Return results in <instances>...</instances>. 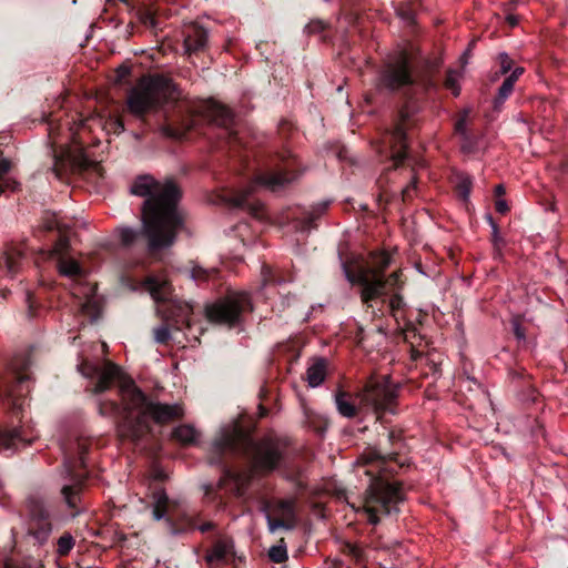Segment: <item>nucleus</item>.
<instances>
[{
	"mask_svg": "<svg viewBox=\"0 0 568 568\" xmlns=\"http://www.w3.org/2000/svg\"><path fill=\"white\" fill-rule=\"evenodd\" d=\"M284 453L285 445L280 439L266 436L255 442L247 430L234 424L222 428L211 445L207 460L210 465L221 467L217 487L225 488L231 483L233 493L242 496L251 475L233 470L227 465L229 458L243 457L250 463L253 473H270L277 468Z\"/></svg>",
	"mask_w": 568,
	"mask_h": 568,
	"instance_id": "1",
	"label": "nucleus"
},
{
	"mask_svg": "<svg viewBox=\"0 0 568 568\" xmlns=\"http://www.w3.org/2000/svg\"><path fill=\"white\" fill-rule=\"evenodd\" d=\"M131 193L145 197L142 205V231L150 252L172 246L183 226L179 209L181 189L173 180L160 182L151 175L138 176Z\"/></svg>",
	"mask_w": 568,
	"mask_h": 568,
	"instance_id": "2",
	"label": "nucleus"
},
{
	"mask_svg": "<svg viewBox=\"0 0 568 568\" xmlns=\"http://www.w3.org/2000/svg\"><path fill=\"white\" fill-rule=\"evenodd\" d=\"M121 406L125 416L119 425V434L132 442H139L150 434V420L162 425L184 416L181 404H163L153 400L136 387L133 381H124L122 384L121 405L115 400L101 402L99 412L102 416L118 415Z\"/></svg>",
	"mask_w": 568,
	"mask_h": 568,
	"instance_id": "3",
	"label": "nucleus"
},
{
	"mask_svg": "<svg viewBox=\"0 0 568 568\" xmlns=\"http://www.w3.org/2000/svg\"><path fill=\"white\" fill-rule=\"evenodd\" d=\"M395 459L396 453L382 455L375 448H367L355 463L371 478L364 508L372 525H376L383 515L398 513V505L405 499L402 484L389 479L396 468Z\"/></svg>",
	"mask_w": 568,
	"mask_h": 568,
	"instance_id": "4",
	"label": "nucleus"
},
{
	"mask_svg": "<svg viewBox=\"0 0 568 568\" xmlns=\"http://www.w3.org/2000/svg\"><path fill=\"white\" fill-rule=\"evenodd\" d=\"M296 163V159L290 153L276 155L265 171L257 174L244 189L231 195L230 203L235 207L247 210L256 219H262L264 206L251 196L257 189L263 187L275 192L295 181L300 175Z\"/></svg>",
	"mask_w": 568,
	"mask_h": 568,
	"instance_id": "5",
	"label": "nucleus"
},
{
	"mask_svg": "<svg viewBox=\"0 0 568 568\" xmlns=\"http://www.w3.org/2000/svg\"><path fill=\"white\" fill-rule=\"evenodd\" d=\"M398 386L390 381L389 376L372 377L364 388L357 394L358 406L352 399V395L344 390L335 394V405L339 415L353 418L358 409L372 410L377 418L384 413L395 414L397 404Z\"/></svg>",
	"mask_w": 568,
	"mask_h": 568,
	"instance_id": "6",
	"label": "nucleus"
},
{
	"mask_svg": "<svg viewBox=\"0 0 568 568\" xmlns=\"http://www.w3.org/2000/svg\"><path fill=\"white\" fill-rule=\"evenodd\" d=\"M178 98V87L171 79L160 74H149L141 77L129 91L126 106L132 115L144 119L148 113L156 112Z\"/></svg>",
	"mask_w": 568,
	"mask_h": 568,
	"instance_id": "7",
	"label": "nucleus"
},
{
	"mask_svg": "<svg viewBox=\"0 0 568 568\" xmlns=\"http://www.w3.org/2000/svg\"><path fill=\"white\" fill-rule=\"evenodd\" d=\"M389 265L390 255L385 251L371 253L367 263L354 271L343 264L345 277L351 284L361 287V301L367 307H372L373 302L387 293L388 276H385V271Z\"/></svg>",
	"mask_w": 568,
	"mask_h": 568,
	"instance_id": "8",
	"label": "nucleus"
},
{
	"mask_svg": "<svg viewBox=\"0 0 568 568\" xmlns=\"http://www.w3.org/2000/svg\"><path fill=\"white\" fill-rule=\"evenodd\" d=\"M416 84L410 55L405 50L389 55L382 64L376 88L388 93H407Z\"/></svg>",
	"mask_w": 568,
	"mask_h": 568,
	"instance_id": "9",
	"label": "nucleus"
},
{
	"mask_svg": "<svg viewBox=\"0 0 568 568\" xmlns=\"http://www.w3.org/2000/svg\"><path fill=\"white\" fill-rule=\"evenodd\" d=\"M253 310L251 296L247 292H229L205 310L211 322L230 327L241 323L242 316Z\"/></svg>",
	"mask_w": 568,
	"mask_h": 568,
	"instance_id": "10",
	"label": "nucleus"
},
{
	"mask_svg": "<svg viewBox=\"0 0 568 568\" xmlns=\"http://www.w3.org/2000/svg\"><path fill=\"white\" fill-rule=\"evenodd\" d=\"M419 104L415 100L406 101L398 111L393 129L389 132V144L393 150L392 160L398 166L406 159L407 131L418 124Z\"/></svg>",
	"mask_w": 568,
	"mask_h": 568,
	"instance_id": "11",
	"label": "nucleus"
},
{
	"mask_svg": "<svg viewBox=\"0 0 568 568\" xmlns=\"http://www.w3.org/2000/svg\"><path fill=\"white\" fill-rule=\"evenodd\" d=\"M27 509L26 536L33 546L42 547L49 541L53 529L50 513L44 500L37 496L28 498Z\"/></svg>",
	"mask_w": 568,
	"mask_h": 568,
	"instance_id": "12",
	"label": "nucleus"
},
{
	"mask_svg": "<svg viewBox=\"0 0 568 568\" xmlns=\"http://www.w3.org/2000/svg\"><path fill=\"white\" fill-rule=\"evenodd\" d=\"M77 446L79 454V458L77 460H72L68 455H65L63 465L71 483L64 485L61 489L62 496L68 507L73 510V515L79 514L81 510V495L85 483V476L77 473L75 468L78 465L81 467L85 466L84 455L88 450V447L84 443L79 442Z\"/></svg>",
	"mask_w": 568,
	"mask_h": 568,
	"instance_id": "13",
	"label": "nucleus"
},
{
	"mask_svg": "<svg viewBox=\"0 0 568 568\" xmlns=\"http://www.w3.org/2000/svg\"><path fill=\"white\" fill-rule=\"evenodd\" d=\"M80 369L85 377L97 378V383L92 388L93 394H101L113 385H118L119 395L122 398V384L124 381H133L118 365L111 362H105L102 365L85 362L80 366Z\"/></svg>",
	"mask_w": 568,
	"mask_h": 568,
	"instance_id": "14",
	"label": "nucleus"
},
{
	"mask_svg": "<svg viewBox=\"0 0 568 568\" xmlns=\"http://www.w3.org/2000/svg\"><path fill=\"white\" fill-rule=\"evenodd\" d=\"M72 248L69 236L57 239L51 250L48 251L49 257L57 260V267L60 275L77 278L84 274L83 267L72 256Z\"/></svg>",
	"mask_w": 568,
	"mask_h": 568,
	"instance_id": "15",
	"label": "nucleus"
},
{
	"mask_svg": "<svg viewBox=\"0 0 568 568\" xmlns=\"http://www.w3.org/2000/svg\"><path fill=\"white\" fill-rule=\"evenodd\" d=\"M403 272L397 270L388 275V283L386 287V294L378 300L383 302L387 301V305L392 316L398 321V317L403 314L406 303L402 295L405 282L402 280Z\"/></svg>",
	"mask_w": 568,
	"mask_h": 568,
	"instance_id": "16",
	"label": "nucleus"
},
{
	"mask_svg": "<svg viewBox=\"0 0 568 568\" xmlns=\"http://www.w3.org/2000/svg\"><path fill=\"white\" fill-rule=\"evenodd\" d=\"M207 30L199 24H191L184 30L183 47L186 54L199 53L206 48Z\"/></svg>",
	"mask_w": 568,
	"mask_h": 568,
	"instance_id": "17",
	"label": "nucleus"
},
{
	"mask_svg": "<svg viewBox=\"0 0 568 568\" xmlns=\"http://www.w3.org/2000/svg\"><path fill=\"white\" fill-rule=\"evenodd\" d=\"M22 252L9 248L0 255V278H13L21 267Z\"/></svg>",
	"mask_w": 568,
	"mask_h": 568,
	"instance_id": "18",
	"label": "nucleus"
},
{
	"mask_svg": "<svg viewBox=\"0 0 568 568\" xmlns=\"http://www.w3.org/2000/svg\"><path fill=\"white\" fill-rule=\"evenodd\" d=\"M143 286L155 302L166 303L170 301L171 285L165 278L148 276Z\"/></svg>",
	"mask_w": 568,
	"mask_h": 568,
	"instance_id": "19",
	"label": "nucleus"
},
{
	"mask_svg": "<svg viewBox=\"0 0 568 568\" xmlns=\"http://www.w3.org/2000/svg\"><path fill=\"white\" fill-rule=\"evenodd\" d=\"M343 552L348 558L349 564H354L357 568H371L369 559L374 549L347 542L343 547Z\"/></svg>",
	"mask_w": 568,
	"mask_h": 568,
	"instance_id": "20",
	"label": "nucleus"
},
{
	"mask_svg": "<svg viewBox=\"0 0 568 568\" xmlns=\"http://www.w3.org/2000/svg\"><path fill=\"white\" fill-rule=\"evenodd\" d=\"M22 433V428H12L10 430L0 432V452L17 450L20 447L30 445L32 439L23 437Z\"/></svg>",
	"mask_w": 568,
	"mask_h": 568,
	"instance_id": "21",
	"label": "nucleus"
},
{
	"mask_svg": "<svg viewBox=\"0 0 568 568\" xmlns=\"http://www.w3.org/2000/svg\"><path fill=\"white\" fill-rule=\"evenodd\" d=\"M327 363L325 358H315L314 362L307 367L305 379L310 387L320 386L326 377Z\"/></svg>",
	"mask_w": 568,
	"mask_h": 568,
	"instance_id": "22",
	"label": "nucleus"
},
{
	"mask_svg": "<svg viewBox=\"0 0 568 568\" xmlns=\"http://www.w3.org/2000/svg\"><path fill=\"white\" fill-rule=\"evenodd\" d=\"M329 201H324L312 206V209L304 213L300 220V227L302 231H310L316 227V220L320 219L328 209Z\"/></svg>",
	"mask_w": 568,
	"mask_h": 568,
	"instance_id": "23",
	"label": "nucleus"
},
{
	"mask_svg": "<svg viewBox=\"0 0 568 568\" xmlns=\"http://www.w3.org/2000/svg\"><path fill=\"white\" fill-rule=\"evenodd\" d=\"M209 116L213 123L223 128H229L233 122L232 111L219 103L211 105Z\"/></svg>",
	"mask_w": 568,
	"mask_h": 568,
	"instance_id": "24",
	"label": "nucleus"
},
{
	"mask_svg": "<svg viewBox=\"0 0 568 568\" xmlns=\"http://www.w3.org/2000/svg\"><path fill=\"white\" fill-rule=\"evenodd\" d=\"M40 227L44 231H57L58 232V239L61 236H69L68 232L69 229L65 224H63L58 215L53 212H44L41 217V224Z\"/></svg>",
	"mask_w": 568,
	"mask_h": 568,
	"instance_id": "25",
	"label": "nucleus"
},
{
	"mask_svg": "<svg viewBox=\"0 0 568 568\" xmlns=\"http://www.w3.org/2000/svg\"><path fill=\"white\" fill-rule=\"evenodd\" d=\"M153 503V517L155 520H161L165 517L169 510V497L163 488H159L152 494Z\"/></svg>",
	"mask_w": 568,
	"mask_h": 568,
	"instance_id": "26",
	"label": "nucleus"
},
{
	"mask_svg": "<svg viewBox=\"0 0 568 568\" xmlns=\"http://www.w3.org/2000/svg\"><path fill=\"white\" fill-rule=\"evenodd\" d=\"M200 433L191 425L184 424L172 430V438L182 445L195 444Z\"/></svg>",
	"mask_w": 568,
	"mask_h": 568,
	"instance_id": "27",
	"label": "nucleus"
},
{
	"mask_svg": "<svg viewBox=\"0 0 568 568\" xmlns=\"http://www.w3.org/2000/svg\"><path fill=\"white\" fill-rule=\"evenodd\" d=\"M29 381L28 374H18L14 377V386H7L4 390V395L12 402L13 408H19L21 404L19 403V397L22 395L23 384Z\"/></svg>",
	"mask_w": 568,
	"mask_h": 568,
	"instance_id": "28",
	"label": "nucleus"
},
{
	"mask_svg": "<svg viewBox=\"0 0 568 568\" xmlns=\"http://www.w3.org/2000/svg\"><path fill=\"white\" fill-rule=\"evenodd\" d=\"M233 555V544L226 540L217 541L207 556L209 561L227 560Z\"/></svg>",
	"mask_w": 568,
	"mask_h": 568,
	"instance_id": "29",
	"label": "nucleus"
},
{
	"mask_svg": "<svg viewBox=\"0 0 568 568\" xmlns=\"http://www.w3.org/2000/svg\"><path fill=\"white\" fill-rule=\"evenodd\" d=\"M10 165V161L7 159L0 161V194L7 190L14 191L19 185L17 181L7 176Z\"/></svg>",
	"mask_w": 568,
	"mask_h": 568,
	"instance_id": "30",
	"label": "nucleus"
},
{
	"mask_svg": "<svg viewBox=\"0 0 568 568\" xmlns=\"http://www.w3.org/2000/svg\"><path fill=\"white\" fill-rule=\"evenodd\" d=\"M114 234L119 237L120 243L129 247L135 243L141 232L129 226H119L114 230Z\"/></svg>",
	"mask_w": 568,
	"mask_h": 568,
	"instance_id": "31",
	"label": "nucleus"
},
{
	"mask_svg": "<svg viewBox=\"0 0 568 568\" xmlns=\"http://www.w3.org/2000/svg\"><path fill=\"white\" fill-rule=\"evenodd\" d=\"M516 82L513 81V78H506L500 88L498 89V93L494 100L495 109H499L503 103L508 99L514 90V85Z\"/></svg>",
	"mask_w": 568,
	"mask_h": 568,
	"instance_id": "32",
	"label": "nucleus"
},
{
	"mask_svg": "<svg viewBox=\"0 0 568 568\" xmlns=\"http://www.w3.org/2000/svg\"><path fill=\"white\" fill-rule=\"evenodd\" d=\"M276 511L281 515V517L296 523L294 499L278 500V503L276 504Z\"/></svg>",
	"mask_w": 568,
	"mask_h": 568,
	"instance_id": "33",
	"label": "nucleus"
},
{
	"mask_svg": "<svg viewBox=\"0 0 568 568\" xmlns=\"http://www.w3.org/2000/svg\"><path fill=\"white\" fill-rule=\"evenodd\" d=\"M473 182L468 175H459L456 184V191L458 196L467 202L471 192Z\"/></svg>",
	"mask_w": 568,
	"mask_h": 568,
	"instance_id": "34",
	"label": "nucleus"
},
{
	"mask_svg": "<svg viewBox=\"0 0 568 568\" xmlns=\"http://www.w3.org/2000/svg\"><path fill=\"white\" fill-rule=\"evenodd\" d=\"M74 547V538L71 534L64 532L57 541V554L60 557L68 556Z\"/></svg>",
	"mask_w": 568,
	"mask_h": 568,
	"instance_id": "35",
	"label": "nucleus"
},
{
	"mask_svg": "<svg viewBox=\"0 0 568 568\" xmlns=\"http://www.w3.org/2000/svg\"><path fill=\"white\" fill-rule=\"evenodd\" d=\"M136 18L140 23L150 29H158V21L153 12L148 8H141L136 11Z\"/></svg>",
	"mask_w": 568,
	"mask_h": 568,
	"instance_id": "36",
	"label": "nucleus"
},
{
	"mask_svg": "<svg viewBox=\"0 0 568 568\" xmlns=\"http://www.w3.org/2000/svg\"><path fill=\"white\" fill-rule=\"evenodd\" d=\"M459 73L455 70L447 71L444 85L447 90H449L455 97L459 95L460 87L458 84Z\"/></svg>",
	"mask_w": 568,
	"mask_h": 568,
	"instance_id": "37",
	"label": "nucleus"
},
{
	"mask_svg": "<svg viewBox=\"0 0 568 568\" xmlns=\"http://www.w3.org/2000/svg\"><path fill=\"white\" fill-rule=\"evenodd\" d=\"M266 518H267L268 529L271 532H274L275 530H277L280 528L291 530L295 527V524H296L292 520L283 518V517L282 518H273L272 516L267 515Z\"/></svg>",
	"mask_w": 568,
	"mask_h": 568,
	"instance_id": "38",
	"label": "nucleus"
},
{
	"mask_svg": "<svg viewBox=\"0 0 568 568\" xmlns=\"http://www.w3.org/2000/svg\"><path fill=\"white\" fill-rule=\"evenodd\" d=\"M270 559L275 564H282L287 559V550L284 545L272 546L268 550Z\"/></svg>",
	"mask_w": 568,
	"mask_h": 568,
	"instance_id": "39",
	"label": "nucleus"
},
{
	"mask_svg": "<svg viewBox=\"0 0 568 568\" xmlns=\"http://www.w3.org/2000/svg\"><path fill=\"white\" fill-rule=\"evenodd\" d=\"M469 114V110H464L459 119L455 123V132L459 134L465 142L468 140L467 134V118Z\"/></svg>",
	"mask_w": 568,
	"mask_h": 568,
	"instance_id": "40",
	"label": "nucleus"
},
{
	"mask_svg": "<svg viewBox=\"0 0 568 568\" xmlns=\"http://www.w3.org/2000/svg\"><path fill=\"white\" fill-rule=\"evenodd\" d=\"M215 270H205L200 266H195L192 268V278L196 282H202L211 278L213 275H215Z\"/></svg>",
	"mask_w": 568,
	"mask_h": 568,
	"instance_id": "41",
	"label": "nucleus"
},
{
	"mask_svg": "<svg viewBox=\"0 0 568 568\" xmlns=\"http://www.w3.org/2000/svg\"><path fill=\"white\" fill-rule=\"evenodd\" d=\"M326 27L327 24L323 20L314 19L306 24L305 32L307 34H320L326 29Z\"/></svg>",
	"mask_w": 568,
	"mask_h": 568,
	"instance_id": "42",
	"label": "nucleus"
},
{
	"mask_svg": "<svg viewBox=\"0 0 568 568\" xmlns=\"http://www.w3.org/2000/svg\"><path fill=\"white\" fill-rule=\"evenodd\" d=\"M489 222H490V225H491V229H493L491 240H493L494 247L498 252V254H500L501 246L504 245V240L499 235L498 226L494 222L491 216H489Z\"/></svg>",
	"mask_w": 568,
	"mask_h": 568,
	"instance_id": "43",
	"label": "nucleus"
},
{
	"mask_svg": "<svg viewBox=\"0 0 568 568\" xmlns=\"http://www.w3.org/2000/svg\"><path fill=\"white\" fill-rule=\"evenodd\" d=\"M171 338L168 325H161L154 328V339L160 344H165Z\"/></svg>",
	"mask_w": 568,
	"mask_h": 568,
	"instance_id": "44",
	"label": "nucleus"
},
{
	"mask_svg": "<svg viewBox=\"0 0 568 568\" xmlns=\"http://www.w3.org/2000/svg\"><path fill=\"white\" fill-rule=\"evenodd\" d=\"M498 60L500 63V73L506 74L509 72L513 68V60L509 58V55L505 52H501L498 54Z\"/></svg>",
	"mask_w": 568,
	"mask_h": 568,
	"instance_id": "45",
	"label": "nucleus"
},
{
	"mask_svg": "<svg viewBox=\"0 0 568 568\" xmlns=\"http://www.w3.org/2000/svg\"><path fill=\"white\" fill-rule=\"evenodd\" d=\"M511 327H513V333L516 336V338L518 341L525 342L526 341V331H525L524 326L521 325L519 318H514L511 321Z\"/></svg>",
	"mask_w": 568,
	"mask_h": 568,
	"instance_id": "46",
	"label": "nucleus"
},
{
	"mask_svg": "<svg viewBox=\"0 0 568 568\" xmlns=\"http://www.w3.org/2000/svg\"><path fill=\"white\" fill-rule=\"evenodd\" d=\"M416 183H417L416 178H413L410 183L406 187L403 189L402 196H403L404 202L413 199L415 191H416Z\"/></svg>",
	"mask_w": 568,
	"mask_h": 568,
	"instance_id": "47",
	"label": "nucleus"
},
{
	"mask_svg": "<svg viewBox=\"0 0 568 568\" xmlns=\"http://www.w3.org/2000/svg\"><path fill=\"white\" fill-rule=\"evenodd\" d=\"M82 312L93 320L98 317V307L92 301H87L82 305Z\"/></svg>",
	"mask_w": 568,
	"mask_h": 568,
	"instance_id": "48",
	"label": "nucleus"
},
{
	"mask_svg": "<svg viewBox=\"0 0 568 568\" xmlns=\"http://www.w3.org/2000/svg\"><path fill=\"white\" fill-rule=\"evenodd\" d=\"M262 276H263L264 284H267L271 282H274V283L281 282L280 280L275 278V276L273 275V270L268 265H265V264L262 266Z\"/></svg>",
	"mask_w": 568,
	"mask_h": 568,
	"instance_id": "49",
	"label": "nucleus"
},
{
	"mask_svg": "<svg viewBox=\"0 0 568 568\" xmlns=\"http://www.w3.org/2000/svg\"><path fill=\"white\" fill-rule=\"evenodd\" d=\"M130 73L131 68L129 65L122 64L118 67L115 70L116 82H122L130 75Z\"/></svg>",
	"mask_w": 568,
	"mask_h": 568,
	"instance_id": "50",
	"label": "nucleus"
},
{
	"mask_svg": "<svg viewBox=\"0 0 568 568\" xmlns=\"http://www.w3.org/2000/svg\"><path fill=\"white\" fill-rule=\"evenodd\" d=\"M109 125L115 133H121L124 131V124L120 118L111 119Z\"/></svg>",
	"mask_w": 568,
	"mask_h": 568,
	"instance_id": "51",
	"label": "nucleus"
},
{
	"mask_svg": "<svg viewBox=\"0 0 568 568\" xmlns=\"http://www.w3.org/2000/svg\"><path fill=\"white\" fill-rule=\"evenodd\" d=\"M495 209L500 214H506L509 211V206L506 200L498 199L495 203Z\"/></svg>",
	"mask_w": 568,
	"mask_h": 568,
	"instance_id": "52",
	"label": "nucleus"
},
{
	"mask_svg": "<svg viewBox=\"0 0 568 568\" xmlns=\"http://www.w3.org/2000/svg\"><path fill=\"white\" fill-rule=\"evenodd\" d=\"M27 303H28V315L30 317L37 316V313L34 311L36 301L33 300V296L30 293L27 294Z\"/></svg>",
	"mask_w": 568,
	"mask_h": 568,
	"instance_id": "53",
	"label": "nucleus"
},
{
	"mask_svg": "<svg viewBox=\"0 0 568 568\" xmlns=\"http://www.w3.org/2000/svg\"><path fill=\"white\" fill-rule=\"evenodd\" d=\"M179 320H176V323H181V324H184L187 322V316H189V307L185 305V306H179Z\"/></svg>",
	"mask_w": 568,
	"mask_h": 568,
	"instance_id": "54",
	"label": "nucleus"
},
{
	"mask_svg": "<svg viewBox=\"0 0 568 568\" xmlns=\"http://www.w3.org/2000/svg\"><path fill=\"white\" fill-rule=\"evenodd\" d=\"M189 526L192 529L197 528L202 532L210 531L214 527L213 523H211V521L204 523V524H202L200 526H196L194 523L190 521Z\"/></svg>",
	"mask_w": 568,
	"mask_h": 568,
	"instance_id": "55",
	"label": "nucleus"
},
{
	"mask_svg": "<svg viewBox=\"0 0 568 568\" xmlns=\"http://www.w3.org/2000/svg\"><path fill=\"white\" fill-rule=\"evenodd\" d=\"M524 73V68H516L507 78H513V81L516 82L518 78Z\"/></svg>",
	"mask_w": 568,
	"mask_h": 568,
	"instance_id": "56",
	"label": "nucleus"
},
{
	"mask_svg": "<svg viewBox=\"0 0 568 568\" xmlns=\"http://www.w3.org/2000/svg\"><path fill=\"white\" fill-rule=\"evenodd\" d=\"M505 192H506V190H505L503 184H498V185L495 186V195L496 196L499 197V196L504 195Z\"/></svg>",
	"mask_w": 568,
	"mask_h": 568,
	"instance_id": "57",
	"label": "nucleus"
},
{
	"mask_svg": "<svg viewBox=\"0 0 568 568\" xmlns=\"http://www.w3.org/2000/svg\"><path fill=\"white\" fill-rule=\"evenodd\" d=\"M507 21H508V23H509L511 27H515V26H517V23H518V19H517V17H515V16H508V17H507Z\"/></svg>",
	"mask_w": 568,
	"mask_h": 568,
	"instance_id": "58",
	"label": "nucleus"
},
{
	"mask_svg": "<svg viewBox=\"0 0 568 568\" xmlns=\"http://www.w3.org/2000/svg\"><path fill=\"white\" fill-rule=\"evenodd\" d=\"M399 16H400L403 19H405V20H410V19H412V14H410V12H409V11H406V10H405V11H400V12H399Z\"/></svg>",
	"mask_w": 568,
	"mask_h": 568,
	"instance_id": "59",
	"label": "nucleus"
},
{
	"mask_svg": "<svg viewBox=\"0 0 568 568\" xmlns=\"http://www.w3.org/2000/svg\"><path fill=\"white\" fill-rule=\"evenodd\" d=\"M204 489H205V495H210L214 490V487L212 484H209V485L204 486Z\"/></svg>",
	"mask_w": 568,
	"mask_h": 568,
	"instance_id": "60",
	"label": "nucleus"
},
{
	"mask_svg": "<svg viewBox=\"0 0 568 568\" xmlns=\"http://www.w3.org/2000/svg\"><path fill=\"white\" fill-rule=\"evenodd\" d=\"M52 171L55 173V176L60 178V173L57 169V164H54V166L52 168Z\"/></svg>",
	"mask_w": 568,
	"mask_h": 568,
	"instance_id": "61",
	"label": "nucleus"
},
{
	"mask_svg": "<svg viewBox=\"0 0 568 568\" xmlns=\"http://www.w3.org/2000/svg\"><path fill=\"white\" fill-rule=\"evenodd\" d=\"M388 437H389V440H393V439H394V437H395L394 432H389Z\"/></svg>",
	"mask_w": 568,
	"mask_h": 568,
	"instance_id": "62",
	"label": "nucleus"
}]
</instances>
